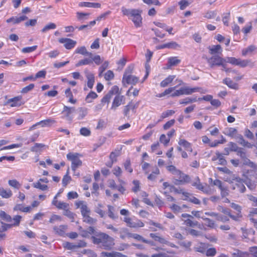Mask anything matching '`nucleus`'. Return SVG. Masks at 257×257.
<instances>
[{"label":"nucleus","mask_w":257,"mask_h":257,"mask_svg":"<svg viewBox=\"0 0 257 257\" xmlns=\"http://www.w3.org/2000/svg\"><path fill=\"white\" fill-rule=\"evenodd\" d=\"M91 238L93 243L99 245L104 249H111L114 244L113 238L105 233L100 232L96 236H92Z\"/></svg>","instance_id":"f257e3e1"},{"label":"nucleus","mask_w":257,"mask_h":257,"mask_svg":"<svg viewBox=\"0 0 257 257\" xmlns=\"http://www.w3.org/2000/svg\"><path fill=\"white\" fill-rule=\"evenodd\" d=\"M121 11L123 16H126L131 19L136 27L141 26L142 23V11L138 9H126L124 7H121Z\"/></svg>","instance_id":"f03ea898"},{"label":"nucleus","mask_w":257,"mask_h":257,"mask_svg":"<svg viewBox=\"0 0 257 257\" xmlns=\"http://www.w3.org/2000/svg\"><path fill=\"white\" fill-rule=\"evenodd\" d=\"M167 169L174 175L175 178H176L175 179V184L180 185L189 182L190 180V177L178 169L175 166H168L167 167Z\"/></svg>","instance_id":"7ed1b4c3"},{"label":"nucleus","mask_w":257,"mask_h":257,"mask_svg":"<svg viewBox=\"0 0 257 257\" xmlns=\"http://www.w3.org/2000/svg\"><path fill=\"white\" fill-rule=\"evenodd\" d=\"M133 70V67L131 66L125 69L122 80V82L124 85L125 84L136 85L138 82L139 78L132 74Z\"/></svg>","instance_id":"20e7f679"},{"label":"nucleus","mask_w":257,"mask_h":257,"mask_svg":"<svg viewBox=\"0 0 257 257\" xmlns=\"http://www.w3.org/2000/svg\"><path fill=\"white\" fill-rule=\"evenodd\" d=\"M80 156L78 153H69L67 155V159L71 161V168L73 171L82 165V161L79 158Z\"/></svg>","instance_id":"39448f33"},{"label":"nucleus","mask_w":257,"mask_h":257,"mask_svg":"<svg viewBox=\"0 0 257 257\" xmlns=\"http://www.w3.org/2000/svg\"><path fill=\"white\" fill-rule=\"evenodd\" d=\"M236 152L237 155L243 160L244 164L250 166L253 169L255 172H257V165L247 158L246 152L243 149L239 148Z\"/></svg>","instance_id":"423d86ee"},{"label":"nucleus","mask_w":257,"mask_h":257,"mask_svg":"<svg viewBox=\"0 0 257 257\" xmlns=\"http://www.w3.org/2000/svg\"><path fill=\"white\" fill-rule=\"evenodd\" d=\"M207 61L210 67L212 68L215 66H220L223 64V62H226V60L218 55H215L207 58Z\"/></svg>","instance_id":"0eeeda50"},{"label":"nucleus","mask_w":257,"mask_h":257,"mask_svg":"<svg viewBox=\"0 0 257 257\" xmlns=\"http://www.w3.org/2000/svg\"><path fill=\"white\" fill-rule=\"evenodd\" d=\"M183 95H191L195 92H199L201 94H204L206 93L207 90L200 87H195L191 88L188 86L182 87Z\"/></svg>","instance_id":"6e6552de"},{"label":"nucleus","mask_w":257,"mask_h":257,"mask_svg":"<svg viewBox=\"0 0 257 257\" xmlns=\"http://www.w3.org/2000/svg\"><path fill=\"white\" fill-rule=\"evenodd\" d=\"M53 230L55 235L65 237L67 234L66 231L68 230V226L67 225H55L53 227Z\"/></svg>","instance_id":"1a4fd4ad"},{"label":"nucleus","mask_w":257,"mask_h":257,"mask_svg":"<svg viewBox=\"0 0 257 257\" xmlns=\"http://www.w3.org/2000/svg\"><path fill=\"white\" fill-rule=\"evenodd\" d=\"M118 91V87L116 85L113 86L108 92L102 98L101 102L108 103L112 95L114 94L117 93Z\"/></svg>","instance_id":"9d476101"},{"label":"nucleus","mask_w":257,"mask_h":257,"mask_svg":"<svg viewBox=\"0 0 257 257\" xmlns=\"http://www.w3.org/2000/svg\"><path fill=\"white\" fill-rule=\"evenodd\" d=\"M58 41L60 43L64 44L65 48L69 50L73 48L77 43L76 41L69 38H60Z\"/></svg>","instance_id":"9b49d317"},{"label":"nucleus","mask_w":257,"mask_h":257,"mask_svg":"<svg viewBox=\"0 0 257 257\" xmlns=\"http://www.w3.org/2000/svg\"><path fill=\"white\" fill-rule=\"evenodd\" d=\"M22 98V97L21 96H16L8 99L6 104H10V106L12 107L20 106L23 104L21 101Z\"/></svg>","instance_id":"f8f14e48"},{"label":"nucleus","mask_w":257,"mask_h":257,"mask_svg":"<svg viewBox=\"0 0 257 257\" xmlns=\"http://www.w3.org/2000/svg\"><path fill=\"white\" fill-rule=\"evenodd\" d=\"M235 183V186L233 187V189H237L240 192L243 193L245 191L246 189L243 184V181L239 178H235L233 179Z\"/></svg>","instance_id":"ddd939ff"},{"label":"nucleus","mask_w":257,"mask_h":257,"mask_svg":"<svg viewBox=\"0 0 257 257\" xmlns=\"http://www.w3.org/2000/svg\"><path fill=\"white\" fill-rule=\"evenodd\" d=\"M85 74L86 77L87 79V86L91 89L93 88L95 80H94V76L93 74L89 72L87 70L85 71Z\"/></svg>","instance_id":"4468645a"},{"label":"nucleus","mask_w":257,"mask_h":257,"mask_svg":"<svg viewBox=\"0 0 257 257\" xmlns=\"http://www.w3.org/2000/svg\"><path fill=\"white\" fill-rule=\"evenodd\" d=\"M123 98L124 97L122 95H116L113 99L111 109L115 110L116 107L120 106L121 104H123V102H122Z\"/></svg>","instance_id":"2eb2a0df"},{"label":"nucleus","mask_w":257,"mask_h":257,"mask_svg":"<svg viewBox=\"0 0 257 257\" xmlns=\"http://www.w3.org/2000/svg\"><path fill=\"white\" fill-rule=\"evenodd\" d=\"M223 133L227 136L235 139L238 135L237 130L233 127L225 128L223 131Z\"/></svg>","instance_id":"dca6fc26"},{"label":"nucleus","mask_w":257,"mask_h":257,"mask_svg":"<svg viewBox=\"0 0 257 257\" xmlns=\"http://www.w3.org/2000/svg\"><path fill=\"white\" fill-rule=\"evenodd\" d=\"M28 19L26 16H22L20 17H12L10 19L7 20L6 22L8 23H12L13 24H19L22 21H24Z\"/></svg>","instance_id":"f3484780"},{"label":"nucleus","mask_w":257,"mask_h":257,"mask_svg":"<svg viewBox=\"0 0 257 257\" xmlns=\"http://www.w3.org/2000/svg\"><path fill=\"white\" fill-rule=\"evenodd\" d=\"M78 207H80L81 213L83 216L88 215L90 212L87 205L84 204L83 201H80L77 204Z\"/></svg>","instance_id":"a211bd4d"},{"label":"nucleus","mask_w":257,"mask_h":257,"mask_svg":"<svg viewBox=\"0 0 257 257\" xmlns=\"http://www.w3.org/2000/svg\"><path fill=\"white\" fill-rule=\"evenodd\" d=\"M171 190L172 191H173L174 193L176 194H181L184 196V198H182L184 200H186L188 199V198L189 196V193L184 191L183 189L181 188H177L175 187L174 186H171Z\"/></svg>","instance_id":"6ab92c4d"},{"label":"nucleus","mask_w":257,"mask_h":257,"mask_svg":"<svg viewBox=\"0 0 257 257\" xmlns=\"http://www.w3.org/2000/svg\"><path fill=\"white\" fill-rule=\"evenodd\" d=\"M235 139L237 140V142L240 145L243 147H247L248 148H251L252 147V145L247 141H246L243 139V136L240 134H238L237 136H236Z\"/></svg>","instance_id":"aec40b11"},{"label":"nucleus","mask_w":257,"mask_h":257,"mask_svg":"<svg viewBox=\"0 0 257 257\" xmlns=\"http://www.w3.org/2000/svg\"><path fill=\"white\" fill-rule=\"evenodd\" d=\"M230 206L233 209L237 211L236 215H234V216L236 217V219L234 220V221H239L240 218L242 217L241 207L240 205L234 203H232Z\"/></svg>","instance_id":"412c9836"},{"label":"nucleus","mask_w":257,"mask_h":257,"mask_svg":"<svg viewBox=\"0 0 257 257\" xmlns=\"http://www.w3.org/2000/svg\"><path fill=\"white\" fill-rule=\"evenodd\" d=\"M209 53L211 55H215L217 54H221L222 49L220 45H213L208 48Z\"/></svg>","instance_id":"4be33fe9"},{"label":"nucleus","mask_w":257,"mask_h":257,"mask_svg":"<svg viewBox=\"0 0 257 257\" xmlns=\"http://www.w3.org/2000/svg\"><path fill=\"white\" fill-rule=\"evenodd\" d=\"M13 195L12 191L10 189H5L3 187H0V196L5 199L11 198Z\"/></svg>","instance_id":"5701e85b"},{"label":"nucleus","mask_w":257,"mask_h":257,"mask_svg":"<svg viewBox=\"0 0 257 257\" xmlns=\"http://www.w3.org/2000/svg\"><path fill=\"white\" fill-rule=\"evenodd\" d=\"M241 67H245L247 66L253 67L254 63L251 62L250 60H242L240 58H238L237 65Z\"/></svg>","instance_id":"b1692460"},{"label":"nucleus","mask_w":257,"mask_h":257,"mask_svg":"<svg viewBox=\"0 0 257 257\" xmlns=\"http://www.w3.org/2000/svg\"><path fill=\"white\" fill-rule=\"evenodd\" d=\"M79 6L81 7L99 8L101 7V4L98 3L81 2L79 4Z\"/></svg>","instance_id":"393cba45"},{"label":"nucleus","mask_w":257,"mask_h":257,"mask_svg":"<svg viewBox=\"0 0 257 257\" xmlns=\"http://www.w3.org/2000/svg\"><path fill=\"white\" fill-rule=\"evenodd\" d=\"M223 83L231 89H237L238 88V84L229 78L224 79L223 80Z\"/></svg>","instance_id":"a878e982"},{"label":"nucleus","mask_w":257,"mask_h":257,"mask_svg":"<svg viewBox=\"0 0 257 257\" xmlns=\"http://www.w3.org/2000/svg\"><path fill=\"white\" fill-rule=\"evenodd\" d=\"M197 101V97H187L179 100V103L185 105Z\"/></svg>","instance_id":"bb28decb"},{"label":"nucleus","mask_w":257,"mask_h":257,"mask_svg":"<svg viewBox=\"0 0 257 257\" xmlns=\"http://www.w3.org/2000/svg\"><path fill=\"white\" fill-rule=\"evenodd\" d=\"M123 231L126 233V234L127 235V237L134 238L137 240L142 241L143 242V239H145L143 236L138 234L129 232L127 228H124L123 229Z\"/></svg>","instance_id":"cd10ccee"},{"label":"nucleus","mask_w":257,"mask_h":257,"mask_svg":"<svg viewBox=\"0 0 257 257\" xmlns=\"http://www.w3.org/2000/svg\"><path fill=\"white\" fill-rule=\"evenodd\" d=\"M92 55H91V56H88V58H85L84 59L80 60L78 63L76 64V67H79L82 65H89L92 63Z\"/></svg>","instance_id":"c85d7f7f"},{"label":"nucleus","mask_w":257,"mask_h":257,"mask_svg":"<svg viewBox=\"0 0 257 257\" xmlns=\"http://www.w3.org/2000/svg\"><path fill=\"white\" fill-rule=\"evenodd\" d=\"M180 146H183L187 151L192 152L191 144L184 139H180L178 142Z\"/></svg>","instance_id":"c756f323"},{"label":"nucleus","mask_w":257,"mask_h":257,"mask_svg":"<svg viewBox=\"0 0 257 257\" xmlns=\"http://www.w3.org/2000/svg\"><path fill=\"white\" fill-rule=\"evenodd\" d=\"M75 53L87 56H91V55H92V53L88 52L85 46L77 48L75 51Z\"/></svg>","instance_id":"7c9ffc66"},{"label":"nucleus","mask_w":257,"mask_h":257,"mask_svg":"<svg viewBox=\"0 0 257 257\" xmlns=\"http://www.w3.org/2000/svg\"><path fill=\"white\" fill-rule=\"evenodd\" d=\"M175 75H169L160 83L162 87H165L170 84L175 79Z\"/></svg>","instance_id":"2f4dec72"},{"label":"nucleus","mask_w":257,"mask_h":257,"mask_svg":"<svg viewBox=\"0 0 257 257\" xmlns=\"http://www.w3.org/2000/svg\"><path fill=\"white\" fill-rule=\"evenodd\" d=\"M181 60L177 57H171L168 58V67H171L173 66H176L179 64Z\"/></svg>","instance_id":"473e14b6"},{"label":"nucleus","mask_w":257,"mask_h":257,"mask_svg":"<svg viewBox=\"0 0 257 257\" xmlns=\"http://www.w3.org/2000/svg\"><path fill=\"white\" fill-rule=\"evenodd\" d=\"M243 183L250 190H254L256 188V185L255 182L249 178H246L245 180H244Z\"/></svg>","instance_id":"72a5a7b5"},{"label":"nucleus","mask_w":257,"mask_h":257,"mask_svg":"<svg viewBox=\"0 0 257 257\" xmlns=\"http://www.w3.org/2000/svg\"><path fill=\"white\" fill-rule=\"evenodd\" d=\"M56 122L54 119H47L43 120H41L37 122V124L41 125L42 127L47 126H50L51 124H54Z\"/></svg>","instance_id":"f704fd0d"},{"label":"nucleus","mask_w":257,"mask_h":257,"mask_svg":"<svg viewBox=\"0 0 257 257\" xmlns=\"http://www.w3.org/2000/svg\"><path fill=\"white\" fill-rule=\"evenodd\" d=\"M150 237H151L152 238L154 239L155 241H157L161 243L164 244V243H168V241L166 240L164 238L162 237L161 236H158L155 233H150Z\"/></svg>","instance_id":"c9c22d12"},{"label":"nucleus","mask_w":257,"mask_h":257,"mask_svg":"<svg viewBox=\"0 0 257 257\" xmlns=\"http://www.w3.org/2000/svg\"><path fill=\"white\" fill-rule=\"evenodd\" d=\"M75 110L74 107H68L67 106L64 105L63 110L62 111V113H65V117L69 118V116L71 113L74 112Z\"/></svg>","instance_id":"e433bc0d"},{"label":"nucleus","mask_w":257,"mask_h":257,"mask_svg":"<svg viewBox=\"0 0 257 257\" xmlns=\"http://www.w3.org/2000/svg\"><path fill=\"white\" fill-rule=\"evenodd\" d=\"M65 94L67 97L69 98L68 101L72 104L75 103L76 100L73 98V94L70 88H68L65 91Z\"/></svg>","instance_id":"4c0bfd02"},{"label":"nucleus","mask_w":257,"mask_h":257,"mask_svg":"<svg viewBox=\"0 0 257 257\" xmlns=\"http://www.w3.org/2000/svg\"><path fill=\"white\" fill-rule=\"evenodd\" d=\"M144 226V223L139 219H136L133 220L132 223H131L130 227L132 228H138L142 227Z\"/></svg>","instance_id":"58836bf2"},{"label":"nucleus","mask_w":257,"mask_h":257,"mask_svg":"<svg viewBox=\"0 0 257 257\" xmlns=\"http://www.w3.org/2000/svg\"><path fill=\"white\" fill-rule=\"evenodd\" d=\"M256 48L254 45H250L245 49L242 50V55L245 56L248 54L251 53L253 51L255 50Z\"/></svg>","instance_id":"ea45409f"},{"label":"nucleus","mask_w":257,"mask_h":257,"mask_svg":"<svg viewBox=\"0 0 257 257\" xmlns=\"http://www.w3.org/2000/svg\"><path fill=\"white\" fill-rule=\"evenodd\" d=\"M184 221V224L189 227H194L195 226H197L198 225V222L197 221H192L190 218H187L186 219L183 220Z\"/></svg>","instance_id":"a19ab883"},{"label":"nucleus","mask_w":257,"mask_h":257,"mask_svg":"<svg viewBox=\"0 0 257 257\" xmlns=\"http://www.w3.org/2000/svg\"><path fill=\"white\" fill-rule=\"evenodd\" d=\"M8 184L11 187L17 189H19L21 186V184L16 179L9 180Z\"/></svg>","instance_id":"79ce46f5"},{"label":"nucleus","mask_w":257,"mask_h":257,"mask_svg":"<svg viewBox=\"0 0 257 257\" xmlns=\"http://www.w3.org/2000/svg\"><path fill=\"white\" fill-rule=\"evenodd\" d=\"M108 208V215L109 218L112 219H115L117 218L118 216L115 215L113 212L114 207L110 205H107Z\"/></svg>","instance_id":"37998d69"},{"label":"nucleus","mask_w":257,"mask_h":257,"mask_svg":"<svg viewBox=\"0 0 257 257\" xmlns=\"http://www.w3.org/2000/svg\"><path fill=\"white\" fill-rule=\"evenodd\" d=\"M202 219L206 221V225L211 228H214L216 227L215 222L210 219V218L206 217H202Z\"/></svg>","instance_id":"c03bdc74"},{"label":"nucleus","mask_w":257,"mask_h":257,"mask_svg":"<svg viewBox=\"0 0 257 257\" xmlns=\"http://www.w3.org/2000/svg\"><path fill=\"white\" fill-rule=\"evenodd\" d=\"M231 254L233 257H245V255H247V252L236 249Z\"/></svg>","instance_id":"a18cd8bd"},{"label":"nucleus","mask_w":257,"mask_h":257,"mask_svg":"<svg viewBox=\"0 0 257 257\" xmlns=\"http://www.w3.org/2000/svg\"><path fill=\"white\" fill-rule=\"evenodd\" d=\"M98 96L97 94L94 91H91L86 97L85 100L88 102H91L92 100L96 98Z\"/></svg>","instance_id":"49530a36"},{"label":"nucleus","mask_w":257,"mask_h":257,"mask_svg":"<svg viewBox=\"0 0 257 257\" xmlns=\"http://www.w3.org/2000/svg\"><path fill=\"white\" fill-rule=\"evenodd\" d=\"M88 113V109L86 108H80L79 109L78 119H82Z\"/></svg>","instance_id":"de8ad7c7"},{"label":"nucleus","mask_w":257,"mask_h":257,"mask_svg":"<svg viewBox=\"0 0 257 257\" xmlns=\"http://www.w3.org/2000/svg\"><path fill=\"white\" fill-rule=\"evenodd\" d=\"M0 217L7 222H11L12 221L11 216L7 214L4 211H0Z\"/></svg>","instance_id":"09e8293b"},{"label":"nucleus","mask_w":257,"mask_h":257,"mask_svg":"<svg viewBox=\"0 0 257 257\" xmlns=\"http://www.w3.org/2000/svg\"><path fill=\"white\" fill-rule=\"evenodd\" d=\"M159 174V169L158 168H156L152 173L148 176V179L150 180H154L156 178L157 176Z\"/></svg>","instance_id":"8fccbe9b"},{"label":"nucleus","mask_w":257,"mask_h":257,"mask_svg":"<svg viewBox=\"0 0 257 257\" xmlns=\"http://www.w3.org/2000/svg\"><path fill=\"white\" fill-rule=\"evenodd\" d=\"M56 28V25L55 24L53 23H50L46 25L42 30L41 32L42 33H46L48 31L51 29H55Z\"/></svg>","instance_id":"3c124183"},{"label":"nucleus","mask_w":257,"mask_h":257,"mask_svg":"<svg viewBox=\"0 0 257 257\" xmlns=\"http://www.w3.org/2000/svg\"><path fill=\"white\" fill-rule=\"evenodd\" d=\"M30 207H24L21 204H18L14 208V210H20L22 212H28L30 210Z\"/></svg>","instance_id":"603ef678"},{"label":"nucleus","mask_w":257,"mask_h":257,"mask_svg":"<svg viewBox=\"0 0 257 257\" xmlns=\"http://www.w3.org/2000/svg\"><path fill=\"white\" fill-rule=\"evenodd\" d=\"M170 208L175 214H178L182 212V207L176 204H173L171 205Z\"/></svg>","instance_id":"864d4df0"},{"label":"nucleus","mask_w":257,"mask_h":257,"mask_svg":"<svg viewBox=\"0 0 257 257\" xmlns=\"http://www.w3.org/2000/svg\"><path fill=\"white\" fill-rule=\"evenodd\" d=\"M34 187L39 189L42 191H45L48 189V187L46 185L41 184L39 181L33 183Z\"/></svg>","instance_id":"5fc2aeb1"},{"label":"nucleus","mask_w":257,"mask_h":257,"mask_svg":"<svg viewBox=\"0 0 257 257\" xmlns=\"http://www.w3.org/2000/svg\"><path fill=\"white\" fill-rule=\"evenodd\" d=\"M77 19L79 21H84L87 19V16L89 15L88 13H84L81 12H77L76 13Z\"/></svg>","instance_id":"6e6d98bb"},{"label":"nucleus","mask_w":257,"mask_h":257,"mask_svg":"<svg viewBox=\"0 0 257 257\" xmlns=\"http://www.w3.org/2000/svg\"><path fill=\"white\" fill-rule=\"evenodd\" d=\"M123 166L125 170L127 171L130 173L133 171V168L131 167V163L130 159H127L123 164Z\"/></svg>","instance_id":"4d7b16f0"},{"label":"nucleus","mask_w":257,"mask_h":257,"mask_svg":"<svg viewBox=\"0 0 257 257\" xmlns=\"http://www.w3.org/2000/svg\"><path fill=\"white\" fill-rule=\"evenodd\" d=\"M37 48V46L35 45L32 47H28L23 48L21 51L24 53H29L35 51Z\"/></svg>","instance_id":"13d9d810"},{"label":"nucleus","mask_w":257,"mask_h":257,"mask_svg":"<svg viewBox=\"0 0 257 257\" xmlns=\"http://www.w3.org/2000/svg\"><path fill=\"white\" fill-rule=\"evenodd\" d=\"M220 211L222 212L223 213L229 216L232 220H234L236 219V217L234 216V215L231 214L230 209L226 208H222V210H220Z\"/></svg>","instance_id":"bf43d9fd"},{"label":"nucleus","mask_w":257,"mask_h":257,"mask_svg":"<svg viewBox=\"0 0 257 257\" xmlns=\"http://www.w3.org/2000/svg\"><path fill=\"white\" fill-rule=\"evenodd\" d=\"M80 134L83 136L88 137L91 135V131L89 128L83 127L80 128Z\"/></svg>","instance_id":"052dcab7"},{"label":"nucleus","mask_w":257,"mask_h":257,"mask_svg":"<svg viewBox=\"0 0 257 257\" xmlns=\"http://www.w3.org/2000/svg\"><path fill=\"white\" fill-rule=\"evenodd\" d=\"M84 221L90 224H94L96 222V219H94L90 217L89 215H87L83 216Z\"/></svg>","instance_id":"680f3d73"},{"label":"nucleus","mask_w":257,"mask_h":257,"mask_svg":"<svg viewBox=\"0 0 257 257\" xmlns=\"http://www.w3.org/2000/svg\"><path fill=\"white\" fill-rule=\"evenodd\" d=\"M45 145L43 144L35 143L34 146L31 148V151L34 152H38L41 149L44 147Z\"/></svg>","instance_id":"e2e57ef3"},{"label":"nucleus","mask_w":257,"mask_h":257,"mask_svg":"<svg viewBox=\"0 0 257 257\" xmlns=\"http://www.w3.org/2000/svg\"><path fill=\"white\" fill-rule=\"evenodd\" d=\"M22 216L20 215H16L12 218V221H14L11 224L13 226H18L19 225Z\"/></svg>","instance_id":"0e129e2a"},{"label":"nucleus","mask_w":257,"mask_h":257,"mask_svg":"<svg viewBox=\"0 0 257 257\" xmlns=\"http://www.w3.org/2000/svg\"><path fill=\"white\" fill-rule=\"evenodd\" d=\"M112 172L116 177L119 178L121 176L122 171L119 167L116 166L113 169Z\"/></svg>","instance_id":"69168bd1"},{"label":"nucleus","mask_w":257,"mask_h":257,"mask_svg":"<svg viewBox=\"0 0 257 257\" xmlns=\"http://www.w3.org/2000/svg\"><path fill=\"white\" fill-rule=\"evenodd\" d=\"M63 246L64 248H66L67 249H69V250H74V249H75L74 243H71V242H68V241L64 242L63 243Z\"/></svg>","instance_id":"338daca9"},{"label":"nucleus","mask_w":257,"mask_h":257,"mask_svg":"<svg viewBox=\"0 0 257 257\" xmlns=\"http://www.w3.org/2000/svg\"><path fill=\"white\" fill-rule=\"evenodd\" d=\"M34 87L35 85L34 84H30L29 85L23 88L21 92L22 93H27L28 92L31 91L34 88Z\"/></svg>","instance_id":"774afa93"}]
</instances>
